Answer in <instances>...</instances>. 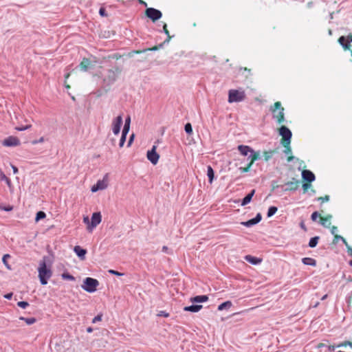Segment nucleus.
<instances>
[{
	"instance_id": "f257e3e1",
	"label": "nucleus",
	"mask_w": 352,
	"mask_h": 352,
	"mask_svg": "<svg viewBox=\"0 0 352 352\" xmlns=\"http://www.w3.org/2000/svg\"><path fill=\"white\" fill-rule=\"evenodd\" d=\"M45 259V257H44L43 260L39 263V266L38 268L40 282L43 285L47 283L48 279H50L52 276V272L50 267H47Z\"/></svg>"
},
{
	"instance_id": "f03ea898",
	"label": "nucleus",
	"mask_w": 352,
	"mask_h": 352,
	"mask_svg": "<svg viewBox=\"0 0 352 352\" xmlns=\"http://www.w3.org/2000/svg\"><path fill=\"white\" fill-rule=\"evenodd\" d=\"M272 113L273 118H274L278 124H280L285 120L284 108L282 107L280 102H276L273 106L270 107Z\"/></svg>"
},
{
	"instance_id": "7ed1b4c3",
	"label": "nucleus",
	"mask_w": 352,
	"mask_h": 352,
	"mask_svg": "<svg viewBox=\"0 0 352 352\" xmlns=\"http://www.w3.org/2000/svg\"><path fill=\"white\" fill-rule=\"evenodd\" d=\"M99 285L98 280L87 277L83 280V284L81 285L82 288L87 292L93 293L97 289Z\"/></svg>"
},
{
	"instance_id": "20e7f679",
	"label": "nucleus",
	"mask_w": 352,
	"mask_h": 352,
	"mask_svg": "<svg viewBox=\"0 0 352 352\" xmlns=\"http://www.w3.org/2000/svg\"><path fill=\"white\" fill-rule=\"evenodd\" d=\"M245 98V94L244 91H239L236 89H230L228 93V102H241Z\"/></svg>"
},
{
	"instance_id": "39448f33",
	"label": "nucleus",
	"mask_w": 352,
	"mask_h": 352,
	"mask_svg": "<svg viewBox=\"0 0 352 352\" xmlns=\"http://www.w3.org/2000/svg\"><path fill=\"white\" fill-rule=\"evenodd\" d=\"M279 134L282 136L281 144H290L292 134L287 127L282 126L279 129Z\"/></svg>"
},
{
	"instance_id": "423d86ee",
	"label": "nucleus",
	"mask_w": 352,
	"mask_h": 352,
	"mask_svg": "<svg viewBox=\"0 0 352 352\" xmlns=\"http://www.w3.org/2000/svg\"><path fill=\"white\" fill-rule=\"evenodd\" d=\"M338 42L345 50H351L352 56V34H349L347 36H340Z\"/></svg>"
},
{
	"instance_id": "0eeeda50",
	"label": "nucleus",
	"mask_w": 352,
	"mask_h": 352,
	"mask_svg": "<svg viewBox=\"0 0 352 352\" xmlns=\"http://www.w3.org/2000/svg\"><path fill=\"white\" fill-rule=\"evenodd\" d=\"M146 16L151 19L153 22L159 20L162 16V14L160 10H157L153 8H148L145 11Z\"/></svg>"
},
{
	"instance_id": "6e6552de",
	"label": "nucleus",
	"mask_w": 352,
	"mask_h": 352,
	"mask_svg": "<svg viewBox=\"0 0 352 352\" xmlns=\"http://www.w3.org/2000/svg\"><path fill=\"white\" fill-rule=\"evenodd\" d=\"M120 72L121 70L118 67H116L114 69H109L107 76L104 78V81L107 82L108 84L113 83Z\"/></svg>"
},
{
	"instance_id": "1a4fd4ad",
	"label": "nucleus",
	"mask_w": 352,
	"mask_h": 352,
	"mask_svg": "<svg viewBox=\"0 0 352 352\" xmlns=\"http://www.w3.org/2000/svg\"><path fill=\"white\" fill-rule=\"evenodd\" d=\"M102 221V216L100 212H94L92 214L91 219V224L87 227V230L91 232Z\"/></svg>"
},
{
	"instance_id": "9d476101",
	"label": "nucleus",
	"mask_w": 352,
	"mask_h": 352,
	"mask_svg": "<svg viewBox=\"0 0 352 352\" xmlns=\"http://www.w3.org/2000/svg\"><path fill=\"white\" fill-rule=\"evenodd\" d=\"M157 146L153 145L151 150L147 151L146 157L148 160L154 165L158 162L160 155L156 152Z\"/></svg>"
},
{
	"instance_id": "9b49d317",
	"label": "nucleus",
	"mask_w": 352,
	"mask_h": 352,
	"mask_svg": "<svg viewBox=\"0 0 352 352\" xmlns=\"http://www.w3.org/2000/svg\"><path fill=\"white\" fill-rule=\"evenodd\" d=\"M122 115L118 116L116 118L113 120L112 122V131L115 135L119 134L120 128L122 124Z\"/></svg>"
},
{
	"instance_id": "f8f14e48",
	"label": "nucleus",
	"mask_w": 352,
	"mask_h": 352,
	"mask_svg": "<svg viewBox=\"0 0 352 352\" xmlns=\"http://www.w3.org/2000/svg\"><path fill=\"white\" fill-rule=\"evenodd\" d=\"M2 144L4 146H16L20 144V140L18 138L15 136H9L8 138L3 140L2 142Z\"/></svg>"
},
{
	"instance_id": "ddd939ff",
	"label": "nucleus",
	"mask_w": 352,
	"mask_h": 352,
	"mask_svg": "<svg viewBox=\"0 0 352 352\" xmlns=\"http://www.w3.org/2000/svg\"><path fill=\"white\" fill-rule=\"evenodd\" d=\"M261 219H262L261 214V213H258L254 218H253L252 219H250V220H248L247 221H243L241 223L242 225H243L244 226L251 227V226H252L254 225H256L258 223H259L261 221Z\"/></svg>"
},
{
	"instance_id": "4468645a",
	"label": "nucleus",
	"mask_w": 352,
	"mask_h": 352,
	"mask_svg": "<svg viewBox=\"0 0 352 352\" xmlns=\"http://www.w3.org/2000/svg\"><path fill=\"white\" fill-rule=\"evenodd\" d=\"M302 177L304 180L309 182H312L316 179L314 174L309 170H304L302 172Z\"/></svg>"
},
{
	"instance_id": "2eb2a0df",
	"label": "nucleus",
	"mask_w": 352,
	"mask_h": 352,
	"mask_svg": "<svg viewBox=\"0 0 352 352\" xmlns=\"http://www.w3.org/2000/svg\"><path fill=\"white\" fill-rule=\"evenodd\" d=\"M299 182L298 180H295L294 179V181L288 182L285 184V185L287 186L284 190L285 191H295L298 188Z\"/></svg>"
},
{
	"instance_id": "dca6fc26",
	"label": "nucleus",
	"mask_w": 352,
	"mask_h": 352,
	"mask_svg": "<svg viewBox=\"0 0 352 352\" xmlns=\"http://www.w3.org/2000/svg\"><path fill=\"white\" fill-rule=\"evenodd\" d=\"M238 150L240 152V153L244 156H249V155L250 154L252 148H251L250 146H245V145H239L238 146Z\"/></svg>"
},
{
	"instance_id": "f3484780",
	"label": "nucleus",
	"mask_w": 352,
	"mask_h": 352,
	"mask_svg": "<svg viewBox=\"0 0 352 352\" xmlns=\"http://www.w3.org/2000/svg\"><path fill=\"white\" fill-rule=\"evenodd\" d=\"M74 252L77 254V256L80 258V259L84 260L85 254L87 253V250L81 248L79 245H76L74 248Z\"/></svg>"
},
{
	"instance_id": "a211bd4d",
	"label": "nucleus",
	"mask_w": 352,
	"mask_h": 352,
	"mask_svg": "<svg viewBox=\"0 0 352 352\" xmlns=\"http://www.w3.org/2000/svg\"><path fill=\"white\" fill-rule=\"evenodd\" d=\"M260 158V153L258 151L256 152L252 149L248 157V160H250V163H252V164H253L255 161L259 160Z\"/></svg>"
},
{
	"instance_id": "6ab92c4d",
	"label": "nucleus",
	"mask_w": 352,
	"mask_h": 352,
	"mask_svg": "<svg viewBox=\"0 0 352 352\" xmlns=\"http://www.w3.org/2000/svg\"><path fill=\"white\" fill-rule=\"evenodd\" d=\"M208 300V297L206 295L201 296H196L190 299L191 302L198 303V302H204Z\"/></svg>"
},
{
	"instance_id": "aec40b11",
	"label": "nucleus",
	"mask_w": 352,
	"mask_h": 352,
	"mask_svg": "<svg viewBox=\"0 0 352 352\" xmlns=\"http://www.w3.org/2000/svg\"><path fill=\"white\" fill-rule=\"evenodd\" d=\"M283 146L285 147L284 153L288 155L287 157V162H292L294 157L292 155V148L290 146V144H286L285 143L282 144Z\"/></svg>"
},
{
	"instance_id": "412c9836",
	"label": "nucleus",
	"mask_w": 352,
	"mask_h": 352,
	"mask_svg": "<svg viewBox=\"0 0 352 352\" xmlns=\"http://www.w3.org/2000/svg\"><path fill=\"white\" fill-rule=\"evenodd\" d=\"M202 308V305H192L190 306H187L184 308V310L186 311H190V312H198Z\"/></svg>"
},
{
	"instance_id": "4be33fe9",
	"label": "nucleus",
	"mask_w": 352,
	"mask_h": 352,
	"mask_svg": "<svg viewBox=\"0 0 352 352\" xmlns=\"http://www.w3.org/2000/svg\"><path fill=\"white\" fill-rule=\"evenodd\" d=\"M332 218V216L331 214H329L326 216L325 217H320V223L326 228H329L331 226V219Z\"/></svg>"
},
{
	"instance_id": "5701e85b",
	"label": "nucleus",
	"mask_w": 352,
	"mask_h": 352,
	"mask_svg": "<svg viewBox=\"0 0 352 352\" xmlns=\"http://www.w3.org/2000/svg\"><path fill=\"white\" fill-rule=\"evenodd\" d=\"M255 193V190H252L248 195H247L241 201V206H245L247 205L248 204H249L252 199V197L254 196Z\"/></svg>"
},
{
	"instance_id": "b1692460",
	"label": "nucleus",
	"mask_w": 352,
	"mask_h": 352,
	"mask_svg": "<svg viewBox=\"0 0 352 352\" xmlns=\"http://www.w3.org/2000/svg\"><path fill=\"white\" fill-rule=\"evenodd\" d=\"M245 259L248 262H249L250 263L253 264V265H257V264H259L261 262V258L252 256L251 255L245 256Z\"/></svg>"
},
{
	"instance_id": "393cba45",
	"label": "nucleus",
	"mask_w": 352,
	"mask_h": 352,
	"mask_svg": "<svg viewBox=\"0 0 352 352\" xmlns=\"http://www.w3.org/2000/svg\"><path fill=\"white\" fill-rule=\"evenodd\" d=\"M107 178L108 175H105L103 179L97 182L96 185L100 187V190H104L107 187Z\"/></svg>"
},
{
	"instance_id": "a878e982",
	"label": "nucleus",
	"mask_w": 352,
	"mask_h": 352,
	"mask_svg": "<svg viewBox=\"0 0 352 352\" xmlns=\"http://www.w3.org/2000/svg\"><path fill=\"white\" fill-rule=\"evenodd\" d=\"M302 262L303 264L307 265L316 266V261L315 259L309 257H305L302 259Z\"/></svg>"
},
{
	"instance_id": "bb28decb",
	"label": "nucleus",
	"mask_w": 352,
	"mask_h": 352,
	"mask_svg": "<svg viewBox=\"0 0 352 352\" xmlns=\"http://www.w3.org/2000/svg\"><path fill=\"white\" fill-rule=\"evenodd\" d=\"M90 65V61L87 58H83L81 63L79 65V67H80L81 70L82 71H87L89 66Z\"/></svg>"
},
{
	"instance_id": "cd10ccee",
	"label": "nucleus",
	"mask_w": 352,
	"mask_h": 352,
	"mask_svg": "<svg viewBox=\"0 0 352 352\" xmlns=\"http://www.w3.org/2000/svg\"><path fill=\"white\" fill-rule=\"evenodd\" d=\"M207 175L208 177L209 183L212 184L214 177V173L210 166H208L207 167Z\"/></svg>"
},
{
	"instance_id": "c85d7f7f",
	"label": "nucleus",
	"mask_w": 352,
	"mask_h": 352,
	"mask_svg": "<svg viewBox=\"0 0 352 352\" xmlns=\"http://www.w3.org/2000/svg\"><path fill=\"white\" fill-rule=\"evenodd\" d=\"M232 303L231 301H226L221 304H220L219 306H218V310L219 311H222L223 309H229L232 307Z\"/></svg>"
},
{
	"instance_id": "c756f323",
	"label": "nucleus",
	"mask_w": 352,
	"mask_h": 352,
	"mask_svg": "<svg viewBox=\"0 0 352 352\" xmlns=\"http://www.w3.org/2000/svg\"><path fill=\"white\" fill-rule=\"evenodd\" d=\"M0 179L1 181H4L9 187L11 186L10 179L4 174L2 170H0Z\"/></svg>"
},
{
	"instance_id": "7c9ffc66",
	"label": "nucleus",
	"mask_w": 352,
	"mask_h": 352,
	"mask_svg": "<svg viewBox=\"0 0 352 352\" xmlns=\"http://www.w3.org/2000/svg\"><path fill=\"white\" fill-rule=\"evenodd\" d=\"M319 239V236L312 237L309 242V246L310 248H315L317 245Z\"/></svg>"
},
{
	"instance_id": "2f4dec72",
	"label": "nucleus",
	"mask_w": 352,
	"mask_h": 352,
	"mask_svg": "<svg viewBox=\"0 0 352 352\" xmlns=\"http://www.w3.org/2000/svg\"><path fill=\"white\" fill-rule=\"evenodd\" d=\"M274 153H275L274 151H264L263 152L264 160L265 161H268L269 160H270L272 158V157L273 156Z\"/></svg>"
},
{
	"instance_id": "473e14b6",
	"label": "nucleus",
	"mask_w": 352,
	"mask_h": 352,
	"mask_svg": "<svg viewBox=\"0 0 352 352\" xmlns=\"http://www.w3.org/2000/svg\"><path fill=\"white\" fill-rule=\"evenodd\" d=\"M20 320H23L25 322V323L28 325L32 324L36 322V318H24V317H20Z\"/></svg>"
},
{
	"instance_id": "72a5a7b5",
	"label": "nucleus",
	"mask_w": 352,
	"mask_h": 352,
	"mask_svg": "<svg viewBox=\"0 0 352 352\" xmlns=\"http://www.w3.org/2000/svg\"><path fill=\"white\" fill-rule=\"evenodd\" d=\"M278 210V208L276 206H271L269 208L267 211V217H272Z\"/></svg>"
},
{
	"instance_id": "f704fd0d",
	"label": "nucleus",
	"mask_w": 352,
	"mask_h": 352,
	"mask_svg": "<svg viewBox=\"0 0 352 352\" xmlns=\"http://www.w3.org/2000/svg\"><path fill=\"white\" fill-rule=\"evenodd\" d=\"M10 258V256L9 254H5L3 255V258H2V261L3 263V264L6 265V267L8 269V270H10L11 267L10 266V265L8 264L7 260L8 258Z\"/></svg>"
},
{
	"instance_id": "c9c22d12",
	"label": "nucleus",
	"mask_w": 352,
	"mask_h": 352,
	"mask_svg": "<svg viewBox=\"0 0 352 352\" xmlns=\"http://www.w3.org/2000/svg\"><path fill=\"white\" fill-rule=\"evenodd\" d=\"M46 217V214L43 211H39L36 213V218H35V221L37 222L40 219H44L45 217Z\"/></svg>"
},
{
	"instance_id": "e433bc0d",
	"label": "nucleus",
	"mask_w": 352,
	"mask_h": 352,
	"mask_svg": "<svg viewBox=\"0 0 352 352\" xmlns=\"http://www.w3.org/2000/svg\"><path fill=\"white\" fill-rule=\"evenodd\" d=\"M163 30H164V32L168 36V38L164 41V43L169 42L171 37L169 34V31L167 29V25L166 23H164L163 25Z\"/></svg>"
},
{
	"instance_id": "4c0bfd02",
	"label": "nucleus",
	"mask_w": 352,
	"mask_h": 352,
	"mask_svg": "<svg viewBox=\"0 0 352 352\" xmlns=\"http://www.w3.org/2000/svg\"><path fill=\"white\" fill-rule=\"evenodd\" d=\"M184 129H185V131H186V133H188L189 135L192 134V126H191L190 123L186 124Z\"/></svg>"
},
{
	"instance_id": "58836bf2",
	"label": "nucleus",
	"mask_w": 352,
	"mask_h": 352,
	"mask_svg": "<svg viewBox=\"0 0 352 352\" xmlns=\"http://www.w3.org/2000/svg\"><path fill=\"white\" fill-rule=\"evenodd\" d=\"M62 277L63 279L69 280H74V279H75V278L72 275H71L68 273H63L62 274Z\"/></svg>"
},
{
	"instance_id": "ea45409f",
	"label": "nucleus",
	"mask_w": 352,
	"mask_h": 352,
	"mask_svg": "<svg viewBox=\"0 0 352 352\" xmlns=\"http://www.w3.org/2000/svg\"><path fill=\"white\" fill-rule=\"evenodd\" d=\"M252 166V163L249 162V164H248V166L246 167H240L239 170L241 173H247V172L250 171Z\"/></svg>"
},
{
	"instance_id": "a19ab883",
	"label": "nucleus",
	"mask_w": 352,
	"mask_h": 352,
	"mask_svg": "<svg viewBox=\"0 0 352 352\" xmlns=\"http://www.w3.org/2000/svg\"><path fill=\"white\" fill-rule=\"evenodd\" d=\"M338 239H340L345 245H347V242L344 237H342V236L338 235V234H335L334 235V241H337Z\"/></svg>"
},
{
	"instance_id": "79ce46f5",
	"label": "nucleus",
	"mask_w": 352,
	"mask_h": 352,
	"mask_svg": "<svg viewBox=\"0 0 352 352\" xmlns=\"http://www.w3.org/2000/svg\"><path fill=\"white\" fill-rule=\"evenodd\" d=\"M17 305L23 309H25L29 305V304L25 301H20L17 303Z\"/></svg>"
},
{
	"instance_id": "37998d69",
	"label": "nucleus",
	"mask_w": 352,
	"mask_h": 352,
	"mask_svg": "<svg viewBox=\"0 0 352 352\" xmlns=\"http://www.w3.org/2000/svg\"><path fill=\"white\" fill-rule=\"evenodd\" d=\"M327 348V350L325 351L324 352H333V351H334L336 348H338V345L337 346H335V345H328Z\"/></svg>"
},
{
	"instance_id": "c03bdc74",
	"label": "nucleus",
	"mask_w": 352,
	"mask_h": 352,
	"mask_svg": "<svg viewBox=\"0 0 352 352\" xmlns=\"http://www.w3.org/2000/svg\"><path fill=\"white\" fill-rule=\"evenodd\" d=\"M126 135H122L121 138L120 140V143H119L120 147H122L124 146V142L126 141Z\"/></svg>"
},
{
	"instance_id": "a18cd8bd",
	"label": "nucleus",
	"mask_w": 352,
	"mask_h": 352,
	"mask_svg": "<svg viewBox=\"0 0 352 352\" xmlns=\"http://www.w3.org/2000/svg\"><path fill=\"white\" fill-rule=\"evenodd\" d=\"M31 127V124H28L25 126H18V127H16V129L17 131H25L26 129H28Z\"/></svg>"
},
{
	"instance_id": "49530a36",
	"label": "nucleus",
	"mask_w": 352,
	"mask_h": 352,
	"mask_svg": "<svg viewBox=\"0 0 352 352\" xmlns=\"http://www.w3.org/2000/svg\"><path fill=\"white\" fill-rule=\"evenodd\" d=\"M129 128H130V126L129 125H124V128H123V130H122V135H126L129 131Z\"/></svg>"
},
{
	"instance_id": "de8ad7c7",
	"label": "nucleus",
	"mask_w": 352,
	"mask_h": 352,
	"mask_svg": "<svg viewBox=\"0 0 352 352\" xmlns=\"http://www.w3.org/2000/svg\"><path fill=\"white\" fill-rule=\"evenodd\" d=\"M109 273L111 274H113V275H116V276H121L123 275L122 273H120L118 271H116V270H109Z\"/></svg>"
},
{
	"instance_id": "09e8293b",
	"label": "nucleus",
	"mask_w": 352,
	"mask_h": 352,
	"mask_svg": "<svg viewBox=\"0 0 352 352\" xmlns=\"http://www.w3.org/2000/svg\"><path fill=\"white\" fill-rule=\"evenodd\" d=\"M320 217V214H318V212H314L312 213L311 218L312 221H315L317 220L318 217Z\"/></svg>"
},
{
	"instance_id": "8fccbe9b",
	"label": "nucleus",
	"mask_w": 352,
	"mask_h": 352,
	"mask_svg": "<svg viewBox=\"0 0 352 352\" xmlns=\"http://www.w3.org/2000/svg\"><path fill=\"white\" fill-rule=\"evenodd\" d=\"M318 200L321 201L322 202L328 201L329 200V196L325 195L324 197H320L318 198Z\"/></svg>"
},
{
	"instance_id": "3c124183",
	"label": "nucleus",
	"mask_w": 352,
	"mask_h": 352,
	"mask_svg": "<svg viewBox=\"0 0 352 352\" xmlns=\"http://www.w3.org/2000/svg\"><path fill=\"white\" fill-rule=\"evenodd\" d=\"M349 345L352 348V342H344L338 345V347L345 346Z\"/></svg>"
},
{
	"instance_id": "603ef678",
	"label": "nucleus",
	"mask_w": 352,
	"mask_h": 352,
	"mask_svg": "<svg viewBox=\"0 0 352 352\" xmlns=\"http://www.w3.org/2000/svg\"><path fill=\"white\" fill-rule=\"evenodd\" d=\"M101 320H102V315H98L93 318L92 322L96 323L97 322L101 321Z\"/></svg>"
},
{
	"instance_id": "864d4df0",
	"label": "nucleus",
	"mask_w": 352,
	"mask_h": 352,
	"mask_svg": "<svg viewBox=\"0 0 352 352\" xmlns=\"http://www.w3.org/2000/svg\"><path fill=\"white\" fill-rule=\"evenodd\" d=\"M311 186L310 184L305 183L302 184V188L304 190V192H306L307 190Z\"/></svg>"
},
{
	"instance_id": "5fc2aeb1",
	"label": "nucleus",
	"mask_w": 352,
	"mask_h": 352,
	"mask_svg": "<svg viewBox=\"0 0 352 352\" xmlns=\"http://www.w3.org/2000/svg\"><path fill=\"white\" fill-rule=\"evenodd\" d=\"M83 222L87 226H89V225L91 224V221L89 220V217L86 216V217H83Z\"/></svg>"
},
{
	"instance_id": "6e6d98bb",
	"label": "nucleus",
	"mask_w": 352,
	"mask_h": 352,
	"mask_svg": "<svg viewBox=\"0 0 352 352\" xmlns=\"http://www.w3.org/2000/svg\"><path fill=\"white\" fill-rule=\"evenodd\" d=\"M44 140H44V138H43V137H41V138H39L38 140H34V141H32V144H38V143H42V142H44Z\"/></svg>"
},
{
	"instance_id": "4d7b16f0",
	"label": "nucleus",
	"mask_w": 352,
	"mask_h": 352,
	"mask_svg": "<svg viewBox=\"0 0 352 352\" xmlns=\"http://www.w3.org/2000/svg\"><path fill=\"white\" fill-rule=\"evenodd\" d=\"M91 192H97L98 190H100V187H98L96 184L95 185H94L92 187H91Z\"/></svg>"
},
{
	"instance_id": "13d9d810",
	"label": "nucleus",
	"mask_w": 352,
	"mask_h": 352,
	"mask_svg": "<svg viewBox=\"0 0 352 352\" xmlns=\"http://www.w3.org/2000/svg\"><path fill=\"white\" fill-rule=\"evenodd\" d=\"M338 231V228L336 226H332L331 228V232L332 234L335 235V234H337L336 232Z\"/></svg>"
},
{
	"instance_id": "bf43d9fd",
	"label": "nucleus",
	"mask_w": 352,
	"mask_h": 352,
	"mask_svg": "<svg viewBox=\"0 0 352 352\" xmlns=\"http://www.w3.org/2000/svg\"><path fill=\"white\" fill-rule=\"evenodd\" d=\"M133 138H134V134H132L129 140V142H128V146H130L131 144H132L133 142Z\"/></svg>"
},
{
	"instance_id": "052dcab7",
	"label": "nucleus",
	"mask_w": 352,
	"mask_h": 352,
	"mask_svg": "<svg viewBox=\"0 0 352 352\" xmlns=\"http://www.w3.org/2000/svg\"><path fill=\"white\" fill-rule=\"evenodd\" d=\"M346 248H347V252L348 253L352 256V248L347 243V245H346Z\"/></svg>"
},
{
	"instance_id": "680f3d73",
	"label": "nucleus",
	"mask_w": 352,
	"mask_h": 352,
	"mask_svg": "<svg viewBox=\"0 0 352 352\" xmlns=\"http://www.w3.org/2000/svg\"><path fill=\"white\" fill-rule=\"evenodd\" d=\"M158 316H164V317H168L169 316V314L168 313H166L165 311H160V313L158 314Z\"/></svg>"
},
{
	"instance_id": "e2e57ef3",
	"label": "nucleus",
	"mask_w": 352,
	"mask_h": 352,
	"mask_svg": "<svg viewBox=\"0 0 352 352\" xmlns=\"http://www.w3.org/2000/svg\"><path fill=\"white\" fill-rule=\"evenodd\" d=\"M324 347H327V345L324 344V343H319L318 345H317V348L318 349H322V348H324Z\"/></svg>"
},
{
	"instance_id": "0e129e2a",
	"label": "nucleus",
	"mask_w": 352,
	"mask_h": 352,
	"mask_svg": "<svg viewBox=\"0 0 352 352\" xmlns=\"http://www.w3.org/2000/svg\"><path fill=\"white\" fill-rule=\"evenodd\" d=\"M130 122H131V118L130 116H128L126 120H125V123L124 124L125 125H129L130 126Z\"/></svg>"
},
{
	"instance_id": "69168bd1",
	"label": "nucleus",
	"mask_w": 352,
	"mask_h": 352,
	"mask_svg": "<svg viewBox=\"0 0 352 352\" xmlns=\"http://www.w3.org/2000/svg\"><path fill=\"white\" fill-rule=\"evenodd\" d=\"M162 252L167 253V254H170V252L168 251V247H166V246L162 247Z\"/></svg>"
},
{
	"instance_id": "338daca9",
	"label": "nucleus",
	"mask_w": 352,
	"mask_h": 352,
	"mask_svg": "<svg viewBox=\"0 0 352 352\" xmlns=\"http://www.w3.org/2000/svg\"><path fill=\"white\" fill-rule=\"evenodd\" d=\"M99 13L101 16H105V10L104 8H100L99 10Z\"/></svg>"
},
{
	"instance_id": "774afa93",
	"label": "nucleus",
	"mask_w": 352,
	"mask_h": 352,
	"mask_svg": "<svg viewBox=\"0 0 352 352\" xmlns=\"http://www.w3.org/2000/svg\"><path fill=\"white\" fill-rule=\"evenodd\" d=\"M12 293H9V294H7L4 296V297L7 299H11L12 298Z\"/></svg>"
}]
</instances>
